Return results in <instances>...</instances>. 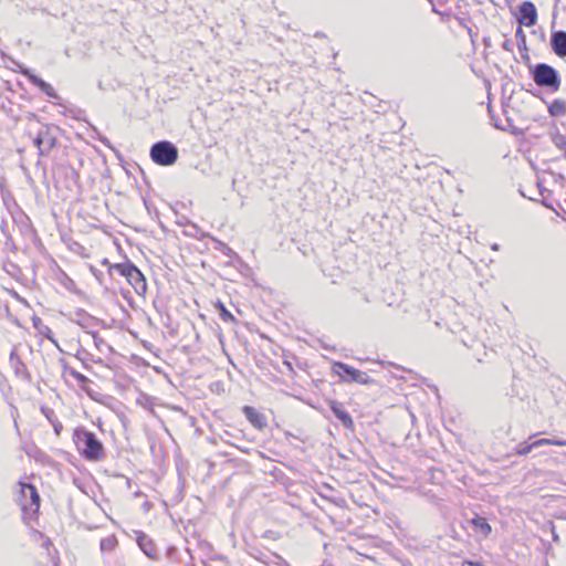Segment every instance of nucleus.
I'll return each mask as SVG.
<instances>
[{"label": "nucleus", "instance_id": "34", "mask_svg": "<svg viewBox=\"0 0 566 566\" xmlns=\"http://www.w3.org/2000/svg\"><path fill=\"white\" fill-rule=\"evenodd\" d=\"M499 244L497 243H494L491 245V249L494 250V251H497L499 250Z\"/></svg>", "mask_w": 566, "mask_h": 566}, {"label": "nucleus", "instance_id": "20", "mask_svg": "<svg viewBox=\"0 0 566 566\" xmlns=\"http://www.w3.org/2000/svg\"><path fill=\"white\" fill-rule=\"evenodd\" d=\"M534 448L542 447V446H566V440L562 439H538L533 442Z\"/></svg>", "mask_w": 566, "mask_h": 566}, {"label": "nucleus", "instance_id": "1", "mask_svg": "<svg viewBox=\"0 0 566 566\" xmlns=\"http://www.w3.org/2000/svg\"><path fill=\"white\" fill-rule=\"evenodd\" d=\"M77 451L88 461H99L104 457V446L95 433L85 428H77L73 433Z\"/></svg>", "mask_w": 566, "mask_h": 566}, {"label": "nucleus", "instance_id": "18", "mask_svg": "<svg viewBox=\"0 0 566 566\" xmlns=\"http://www.w3.org/2000/svg\"><path fill=\"white\" fill-rule=\"evenodd\" d=\"M116 546H117V538L114 535L103 538L99 544L102 552L114 551Z\"/></svg>", "mask_w": 566, "mask_h": 566}, {"label": "nucleus", "instance_id": "32", "mask_svg": "<svg viewBox=\"0 0 566 566\" xmlns=\"http://www.w3.org/2000/svg\"><path fill=\"white\" fill-rule=\"evenodd\" d=\"M101 140L102 144H104L106 147L111 148V149H114L113 146L111 145V142L108 140V138H106L105 136H99L98 138Z\"/></svg>", "mask_w": 566, "mask_h": 566}, {"label": "nucleus", "instance_id": "29", "mask_svg": "<svg viewBox=\"0 0 566 566\" xmlns=\"http://www.w3.org/2000/svg\"><path fill=\"white\" fill-rule=\"evenodd\" d=\"M60 364H61V366L63 368V373L64 374L65 373L70 374V370H75L74 368L70 367L64 359H60Z\"/></svg>", "mask_w": 566, "mask_h": 566}, {"label": "nucleus", "instance_id": "2", "mask_svg": "<svg viewBox=\"0 0 566 566\" xmlns=\"http://www.w3.org/2000/svg\"><path fill=\"white\" fill-rule=\"evenodd\" d=\"M15 502L24 516L34 515L40 509V495L31 483L18 482Z\"/></svg>", "mask_w": 566, "mask_h": 566}, {"label": "nucleus", "instance_id": "8", "mask_svg": "<svg viewBox=\"0 0 566 566\" xmlns=\"http://www.w3.org/2000/svg\"><path fill=\"white\" fill-rule=\"evenodd\" d=\"M21 73L27 76L29 78V81L35 85L36 87H39L44 94H46L50 98H53V99H61V97L56 94V92L54 91V88L52 87L51 84L46 83L45 81H43L42 78H40L39 76H36L35 74H33L31 72V70L29 69H23L21 71Z\"/></svg>", "mask_w": 566, "mask_h": 566}, {"label": "nucleus", "instance_id": "26", "mask_svg": "<svg viewBox=\"0 0 566 566\" xmlns=\"http://www.w3.org/2000/svg\"><path fill=\"white\" fill-rule=\"evenodd\" d=\"M34 146L38 148V153L41 156V148H42V137L41 132L38 133V135L33 139Z\"/></svg>", "mask_w": 566, "mask_h": 566}, {"label": "nucleus", "instance_id": "21", "mask_svg": "<svg viewBox=\"0 0 566 566\" xmlns=\"http://www.w3.org/2000/svg\"><path fill=\"white\" fill-rule=\"evenodd\" d=\"M10 363H11L12 367L14 368L15 374H20L22 370H25V365L20 359V357L18 356L15 350H12L10 354Z\"/></svg>", "mask_w": 566, "mask_h": 566}, {"label": "nucleus", "instance_id": "16", "mask_svg": "<svg viewBox=\"0 0 566 566\" xmlns=\"http://www.w3.org/2000/svg\"><path fill=\"white\" fill-rule=\"evenodd\" d=\"M471 522L484 536H488L492 531L486 518L482 516H475Z\"/></svg>", "mask_w": 566, "mask_h": 566}, {"label": "nucleus", "instance_id": "6", "mask_svg": "<svg viewBox=\"0 0 566 566\" xmlns=\"http://www.w3.org/2000/svg\"><path fill=\"white\" fill-rule=\"evenodd\" d=\"M332 370L335 375L339 376L340 380L344 382H357L361 385L374 382V379H371L367 373L356 369L342 361L333 363Z\"/></svg>", "mask_w": 566, "mask_h": 566}, {"label": "nucleus", "instance_id": "10", "mask_svg": "<svg viewBox=\"0 0 566 566\" xmlns=\"http://www.w3.org/2000/svg\"><path fill=\"white\" fill-rule=\"evenodd\" d=\"M329 408L334 416L342 422L346 429L354 428V421L352 416L345 410L344 405L337 400L329 401Z\"/></svg>", "mask_w": 566, "mask_h": 566}, {"label": "nucleus", "instance_id": "31", "mask_svg": "<svg viewBox=\"0 0 566 566\" xmlns=\"http://www.w3.org/2000/svg\"><path fill=\"white\" fill-rule=\"evenodd\" d=\"M219 244L221 245V251L227 254V255H230L232 253V250L231 248H229L227 244L222 243V242H219Z\"/></svg>", "mask_w": 566, "mask_h": 566}, {"label": "nucleus", "instance_id": "4", "mask_svg": "<svg viewBox=\"0 0 566 566\" xmlns=\"http://www.w3.org/2000/svg\"><path fill=\"white\" fill-rule=\"evenodd\" d=\"M112 270H115L119 275L126 277L127 282L132 285L138 295H144L147 291V283L142 271L130 261L114 264Z\"/></svg>", "mask_w": 566, "mask_h": 566}, {"label": "nucleus", "instance_id": "9", "mask_svg": "<svg viewBox=\"0 0 566 566\" xmlns=\"http://www.w3.org/2000/svg\"><path fill=\"white\" fill-rule=\"evenodd\" d=\"M136 542L143 553L153 560L158 559V551L154 541L143 532H136Z\"/></svg>", "mask_w": 566, "mask_h": 566}, {"label": "nucleus", "instance_id": "13", "mask_svg": "<svg viewBox=\"0 0 566 566\" xmlns=\"http://www.w3.org/2000/svg\"><path fill=\"white\" fill-rule=\"evenodd\" d=\"M42 148L41 156H46L56 145V138L51 134L48 127L41 128Z\"/></svg>", "mask_w": 566, "mask_h": 566}, {"label": "nucleus", "instance_id": "33", "mask_svg": "<svg viewBox=\"0 0 566 566\" xmlns=\"http://www.w3.org/2000/svg\"><path fill=\"white\" fill-rule=\"evenodd\" d=\"M42 412L45 415V417L50 420V421H53L52 417L53 416V411L50 410V409H45V408H42Z\"/></svg>", "mask_w": 566, "mask_h": 566}, {"label": "nucleus", "instance_id": "19", "mask_svg": "<svg viewBox=\"0 0 566 566\" xmlns=\"http://www.w3.org/2000/svg\"><path fill=\"white\" fill-rule=\"evenodd\" d=\"M70 375L76 379L78 386L81 389L85 390L90 395L88 388H86V384L91 382V380L84 376L83 374L76 371V370H70Z\"/></svg>", "mask_w": 566, "mask_h": 566}, {"label": "nucleus", "instance_id": "22", "mask_svg": "<svg viewBox=\"0 0 566 566\" xmlns=\"http://www.w3.org/2000/svg\"><path fill=\"white\" fill-rule=\"evenodd\" d=\"M552 140H553L554 145H555L558 149L565 150V156H566V135H563V134H560L559 132H556V133L552 136Z\"/></svg>", "mask_w": 566, "mask_h": 566}, {"label": "nucleus", "instance_id": "12", "mask_svg": "<svg viewBox=\"0 0 566 566\" xmlns=\"http://www.w3.org/2000/svg\"><path fill=\"white\" fill-rule=\"evenodd\" d=\"M243 413L254 428L263 429L264 427H266L268 423L265 416L259 412L255 408L251 406H244Z\"/></svg>", "mask_w": 566, "mask_h": 566}, {"label": "nucleus", "instance_id": "5", "mask_svg": "<svg viewBox=\"0 0 566 566\" xmlns=\"http://www.w3.org/2000/svg\"><path fill=\"white\" fill-rule=\"evenodd\" d=\"M151 160L160 166H171L178 159V148L168 140L155 143L150 147Z\"/></svg>", "mask_w": 566, "mask_h": 566}, {"label": "nucleus", "instance_id": "37", "mask_svg": "<svg viewBox=\"0 0 566 566\" xmlns=\"http://www.w3.org/2000/svg\"><path fill=\"white\" fill-rule=\"evenodd\" d=\"M432 11H433V12H438V10L436 9V7H434V6L432 7Z\"/></svg>", "mask_w": 566, "mask_h": 566}, {"label": "nucleus", "instance_id": "3", "mask_svg": "<svg viewBox=\"0 0 566 566\" xmlns=\"http://www.w3.org/2000/svg\"><path fill=\"white\" fill-rule=\"evenodd\" d=\"M531 74L535 84L539 87H545L551 92H557L560 87L558 72L546 63H538L531 67Z\"/></svg>", "mask_w": 566, "mask_h": 566}, {"label": "nucleus", "instance_id": "15", "mask_svg": "<svg viewBox=\"0 0 566 566\" xmlns=\"http://www.w3.org/2000/svg\"><path fill=\"white\" fill-rule=\"evenodd\" d=\"M91 335L93 337L94 345L101 353H113V347L96 332H92Z\"/></svg>", "mask_w": 566, "mask_h": 566}, {"label": "nucleus", "instance_id": "17", "mask_svg": "<svg viewBox=\"0 0 566 566\" xmlns=\"http://www.w3.org/2000/svg\"><path fill=\"white\" fill-rule=\"evenodd\" d=\"M549 114L553 116H559L564 115L566 113V105L563 101L555 99L549 106H548Z\"/></svg>", "mask_w": 566, "mask_h": 566}, {"label": "nucleus", "instance_id": "35", "mask_svg": "<svg viewBox=\"0 0 566 566\" xmlns=\"http://www.w3.org/2000/svg\"><path fill=\"white\" fill-rule=\"evenodd\" d=\"M553 539H554L555 542H557V541H558V535H557L555 532H553Z\"/></svg>", "mask_w": 566, "mask_h": 566}, {"label": "nucleus", "instance_id": "28", "mask_svg": "<svg viewBox=\"0 0 566 566\" xmlns=\"http://www.w3.org/2000/svg\"><path fill=\"white\" fill-rule=\"evenodd\" d=\"M502 48L507 52H513V42L510 39H506L503 42Z\"/></svg>", "mask_w": 566, "mask_h": 566}, {"label": "nucleus", "instance_id": "7", "mask_svg": "<svg viewBox=\"0 0 566 566\" xmlns=\"http://www.w3.org/2000/svg\"><path fill=\"white\" fill-rule=\"evenodd\" d=\"M537 21V11L533 2L524 1L520 6L518 22L525 27H533Z\"/></svg>", "mask_w": 566, "mask_h": 566}, {"label": "nucleus", "instance_id": "11", "mask_svg": "<svg viewBox=\"0 0 566 566\" xmlns=\"http://www.w3.org/2000/svg\"><path fill=\"white\" fill-rule=\"evenodd\" d=\"M551 45L556 55L566 56V31H555L551 36Z\"/></svg>", "mask_w": 566, "mask_h": 566}, {"label": "nucleus", "instance_id": "27", "mask_svg": "<svg viewBox=\"0 0 566 566\" xmlns=\"http://www.w3.org/2000/svg\"><path fill=\"white\" fill-rule=\"evenodd\" d=\"M541 196L543 197V205L554 211H556L555 207L549 202V199L544 195V189H541Z\"/></svg>", "mask_w": 566, "mask_h": 566}, {"label": "nucleus", "instance_id": "23", "mask_svg": "<svg viewBox=\"0 0 566 566\" xmlns=\"http://www.w3.org/2000/svg\"><path fill=\"white\" fill-rule=\"evenodd\" d=\"M217 308L219 310L220 317L223 322H234V316L227 310V307L221 303H217Z\"/></svg>", "mask_w": 566, "mask_h": 566}, {"label": "nucleus", "instance_id": "24", "mask_svg": "<svg viewBox=\"0 0 566 566\" xmlns=\"http://www.w3.org/2000/svg\"><path fill=\"white\" fill-rule=\"evenodd\" d=\"M515 38L517 41L518 49H526V35L521 27L516 29Z\"/></svg>", "mask_w": 566, "mask_h": 566}, {"label": "nucleus", "instance_id": "30", "mask_svg": "<svg viewBox=\"0 0 566 566\" xmlns=\"http://www.w3.org/2000/svg\"><path fill=\"white\" fill-rule=\"evenodd\" d=\"M51 423L53 424V428H54V431L56 434H60L61 430H62V423L57 420H53L51 421Z\"/></svg>", "mask_w": 566, "mask_h": 566}, {"label": "nucleus", "instance_id": "25", "mask_svg": "<svg viewBox=\"0 0 566 566\" xmlns=\"http://www.w3.org/2000/svg\"><path fill=\"white\" fill-rule=\"evenodd\" d=\"M534 449L533 442L532 443H525L521 447H518L515 450V454L517 455H526Z\"/></svg>", "mask_w": 566, "mask_h": 566}, {"label": "nucleus", "instance_id": "14", "mask_svg": "<svg viewBox=\"0 0 566 566\" xmlns=\"http://www.w3.org/2000/svg\"><path fill=\"white\" fill-rule=\"evenodd\" d=\"M33 324L42 336L49 339L60 352H62V348L60 347L56 338L54 337L52 329L48 325H44L40 318H34Z\"/></svg>", "mask_w": 566, "mask_h": 566}, {"label": "nucleus", "instance_id": "36", "mask_svg": "<svg viewBox=\"0 0 566 566\" xmlns=\"http://www.w3.org/2000/svg\"><path fill=\"white\" fill-rule=\"evenodd\" d=\"M558 517H559V518H566V512H565V513H562Z\"/></svg>", "mask_w": 566, "mask_h": 566}]
</instances>
